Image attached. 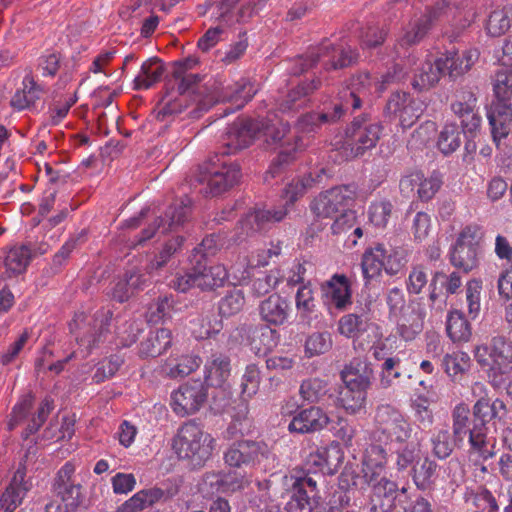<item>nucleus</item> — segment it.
<instances>
[{"mask_svg":"<svg viewBox=\"0 0 512 512\" xmlns=\"http://www.w3.org/2000/svg\"><path fill=\"white\" fill-rule=\"evenodd\" d=\"M288 132L287 123L274 124L266 119H239L227 128L216 156H234L260 136H264L268 143L277 144Z\"/></svg>","mask_w":512,"mask_h":512,"instance_id":"nucleus-1","label":"nucleus"},{"mask_svg":"<svg viewBox=\"0 0 512 512\" xmlns=\"http://www.w3.org/2000/svg\"><path fill=\"white\" fill-rule=\"evenodd\" d=\"M215 440L197 423L190 421L180 427L173 440V448L181 459H187L193 468L202 467L211 457Z\"/></svg>","mask_w":512,"mask_h":512,"instance_id":"nucleus-2","label":"nucleus"},{"mask_svg":"<svg viewBox=\"0 0 512 512\" xmlns=\"http://www.w3.org/2000/svg\"><path fill=\"white\" fill-rule=\"evenodd\" d=\"M359 60L357 49L340 47L324 39L318 46L313 47L306 58L301 57L298 60L299 67L295 68L293 73L300 74L322 63L325 70L344 69L356 64Z\"/></svg>","mask_w":512,"mask_h":512,"instance_id":"nucleus-3","label":"nucleus"},{"mask_svg":"<svg viewBox=\"0 0 512 512\" xmlns=\"http://www.w3.org/2000/svg\"><path fill=\"white\" fill-rule=\"evenodd\" d=\"M474 356L494 383L512 372V341L504 336H494L489 345L477 346Z\"/></svg>","mask_w":512,"mask_h":512,"instance_id":"nucleus-4","label":"nucleus"},{"mask_svg":"<svg viewBox=\"0 0 512 512\" xmlns=\"http://www.w3.org/2000/svg\"><path fill=\"white\" fill-rule=\"evenodd\" d=\"M276 455L263 440H239L232 443L224 452V461L229 467L256 468L274 464Z\"/></svg>","mask_w":512,"mask_h":512,"instance_id":"nucleus-5","label":"nucleus"},{"mask_svg":"<svg viewBox=\"0 0 512 512\" xmlns=\"http://www.w3.org/2000/svg\"><path fill=\"white\" fill-rule=\"evenodd\" d=\"M75 467L66 462L57 472L52 484L54 495L61 503L50 501L46 504V512H76L83 502L82 486L72 479Z\"/></svg>","mask_w":512,"mask_h":512,"instance_id":"nucleus-6","label":"nucleus"},{"mask_svg":"<svg viewBox=\"0 0 512 512\" xmlns=\"http://www.w3.org/2000/svg\"><path fill=\"white\" fill-rule=\"evenodd\" d=\"M112 312L110 310L97 311L93 316H88L81 312L75 315L70 322V332L76 335V340L80 345H85L87 351H91L98 346L109 332Z\"/></svg>","mask_w":512,"mask_h":512,"instance_id":"nucleus-7","label":"nucleus"},{"mask_svg":"<svg viewBox=\"0 0 512 512\" xmlns=\"http://www.w3.org/2000/svg\"><path fill=\"white\" fill-rule=\"evenodd\" d=\"M191 213L192 201L189 197L175 200L165 209L163 214L155 219L152 225L142 231L135 245H142L151 239L157 231L163 234L179 231L189 222Z\"/></svg>","mask_w":512,"mask_h":512,"instance_id":"nucleus-8","label":"nucleus"},{"mask_svg":"<svg viewBox=\"0 0 512 512\" xmlns=\"http://www.w3.org/2000/svg\"><path fill=\"white\" fill-rule=\"evenodd\" d=\"M481 238L482 232L479 226H466L450 250V263L466 274L475 269L478 266Z\"/></svg>","mask_w":512,"mask_h":512,"instance_id":"nucleus-9","label":"nucleus"},{"mask_svg":"<svg viewBox=\"0 0 512 512\" xmlns=\"http://www.w3.org/2000/svg\"><path fill=\"white\" fill-rule=\"evenodd\" d=\"M208 399V390L201 379H191L181 384L171 394L173 411L181 416H188L198 412Z\"/></svg>","mask_w":512,"mask_h":512,"instance_id":"nucleus-10","label":"nucleus"},{"mask_svg":"<svg viewBox=\"0 0 512 512\" xmlns=\"http://www.w3.org/2000/svg\"><path fill=\"white\" fill-rule=\"evenodd\" d=\"M210 166L201 176L200 181L207 184L205 193L212 197L218 196L235 184L241 178V169L237 162H209Z\"/></svg>","mask_w":512,"mask_h":512,"instance_id":"nucleus-11","label":"nucleus"},{"mask_svg":"<svg viewBox=\"0 0 512 512\" xmlns=\"http://www.w3.org/2000/svg\"><path fill=\"white\" fill-rule=\"evenodd\" d=\"M382 129L379 121H372L366 114L355 117L346 128V136L355 142L354 156L360 157L365 150L375 147Z\"/></svg>","mask_w":512,"mask_h":512,"instance_id":"nucleus-12","label":"nucleus"},{"mask_svg":"<svg viewBox=\"0 0 512 512\" xmlns=\"http://www.w3.org/2000/svg\"><path fill=\"white\" fill-rule=\"evenodd\" d=\"M379 432L386 436L391 443L402 444L411 436V426L403 415L390 405H382L376 411Z\"/></svg>","mask_w":512,"mask_h":512,"instance_id":"nucleus-13","label":"nucleus"},{"mask_svg":"<svg viewBox=\"0 0 512 512\" xmlns=\"http://www.w3.org/2000/svg\"><path fill=\"white\" fill-rule=\"evenodd\" d=\"M346 187H333L320 193L311 203L310 209L317 219H333L345 206H350L353 199L347 194Z\"/></svg>","mask_w":512,"mask_h":512,"instance_id":"nucleus-14","label":"nucleus"},{"mask_svg":"<svg viewBox=\"0 0 512 512\" xmlns=\"http://www.w3.org/2000/svg\"><path fill=\"white\" fill-rule=\"evenodd\" d=\"M293 203L290 202V194H287V200L283 205L255 207L241 221L242 227L247 228L252 233L267 231L286 217L288 213L287 206Z\"/></svg>","mask_w":512,"mask_h":512,"instance_id":"nucleus-15","label":"nucleus"},{"mask_svg":"<svg viewBox=\"0 0 512 512\" xmlns=\"http://www.w3.org/2000/svg\"><path fill=\"white\" fill-rule=\"evenodd\" d=\"M330 423L328 414L319 406H310L296 413L288 424V431L296 434L319 432Z\"/></svg>","mask_w":512,"mask_h":512,"instance_id":"nucleus-16","label":"nucleus"},{"mask_svg":"<svg viewBox=\"0 0 512 512\" xmlns=\"http://www.w3.org/2000/svg\"><path fill=\"white\" fill-rule=\"evenodd\" d=\"M442 177L443 175L438 170H434L427 178L423 172L417 171L400 180V189L401 191H413L415 186H419L417 190L418 197L422 201H428L440 189L443 183Z\"/></svg>","mask_w":512,"mask_h":512,"instance_id":"nucleus-17","label":"nucleus"},{"mask_svg":"<svg viewBox=\"0 0 512 512\" xmlns=\"http://www.w3.org/2000/svg\"><path fill=\"white\" fill-rule=\"evenodd\" d=\"M194 271V283L202 291H213L223 287L228 280V273L223 265L209 263L191 264Z\"/></svg>","mask_w":512,"mask_h":512,"instance_id":"nucleus-18","label":"nucleus"},{"mask_svg":"<svg viewBox=\"0 0 512 512\" xmlns=\"http://www.w3.org/2000/svg\"><path fill=\"white\" fill-rule=\"evenodd\" d=\"M258 311L261 320L266 324L281 326L288 321L291 306L285 297L274 293L260 302Z\"/></svg>","mask_w":512,"mask_h":512,"instance_id":"nucleus-19","label":"nucleus"},{"mask_svg":"<svg viewBox=\"0 0 512 512\" xmlns=\"http://www.w3.org/2000/svg\"><path fill=\"white\" fill-rule=\"evenodd\" d=\"M344 384L368 390L374 379V371L365 358H353L340 373Z\"/></svg>","mask_w":512,"mask_h":512,"instance_id":"nucleus-20","label":"nucleus"},{"mask_svg":"<svg viewBox=\"0 0 512 512\" xmlns=\"http://www.w3.org/2000/svg\"><path fill=\"white\" fill-rule=\"evenodd\" d=\"M338 172L339 170L336 169L335 162H327L325 166H317L303 178L298 179L295 183L288 186L286 194H290V202H295L314 184H320L328 179L334 178Z\"/></svg>","mask_w":512,"mask_h":512,"instance_id":"nucleus-21","label":"nucleus"},{"mask_svg":"<svg viewBox=\"0 0 512 512\" xmlns=\"http://www.w3.org/2000/svg\"><path fill=\"white\" fill-rule=\"evenodd\" d=\"M478 57L479 53L477 50L465 51L462 54L451 51L439 57L437 60L443 75H448L450 79L456 80L470 70Z\"/></svg>","mask_w":512,"mask_h":512,"instance_id":"nucleus-22","label":"nucleus"},{"mask_svg":"<svg viewBox=\"0 0 512 512\" xmlns=\"http://www.w3.org/2000/svg\"><path fill=\"white\" fill-rule=\"evenodd\" d=\"M377 84L368 72L354 74L347 86L348 93L343 96L345 105L350 104L353 109L360 108L364 101L369 100L373 88L377 89Z\"/></svg>","mask_w":512,"mask_h":512,"instance_id":"nucleus-23","label":"nucleus"},{"mask_svg":"<svg viewBox=\"0 0 512 512\" xmlns=\"http://www.w3.org/2000/svg\"><path fill=\"white\" fill-rule=\"evenodd\" d=\"M30 489L31 483L25 480V468H18L0 497V510L14 512Z\"/></svg>","mask_w":512,"mask_h":512,"instance_id":"nucleus-24","label":"nucleus"},{"mask_svg":"<svg viewBox=\"0 0 512 512\" xmlns=\"http://www.w3.org/2000/svg\"><path fill=\"white\" fill-rule=\"evenodd\" d=\"M487 117L494 141L506 137L512 124V102L495 98Z\"/></svg>","mask_w":512,"mask_h":512,"instance_id":"nucleus-25","label":"nucleus"},{"mask_svg":"<svg viewBox=\"0 0 512 512\" xmlns=\"http://www.w3.org/2000/svg\"><path fill=\"white\" fill-rule=\"evenodd\" d=\"M231 375L230 358L221 353L212 354L204 366V380L209 387L223 388Z\"/></svg>","mask_w":512,"mask_h":512,"instance_id":"nucleus-26","label":"nucleus"},{"mask_svg":"<svg viewBox=\"0 0 512 512\" xmlns=\"http://www.w3.org/2000/svg\"><path fill=\"white\" fill-rule=\"evenodd\" d=\"M392 319L396 321L399 335L406 341L413 340L423 330L424 312L419 307L408 305Z\"/></svg>","mask_w":512,"mask_h":512,"instance_id":"nucleus-27","label":"nucleus"},{"mask_svg":"<svg viewBox=\"0 0 512 512\" xmlns=\"http://www.w3.org/2000/svg\"><path fill=\"white\" fill-rule=\"evenodd\" d=\"M319 86V79H314L310 83L303 82L299 84L297 87L289 90L286 95L277 99L279 110L290 112L304 108L309 102L308 96L317 90Z\"/></svg>","mask_w":512,"mask_h":512,"instance_id":"nucleus-28","label":"nucleus"},{"mask_svg":"<svg viewBox=\"0 0 512 512\" xmlns=\"http://www.w3.org/2000/svg\"><path fill=\"white\" fill-rule=\"evenodd\" d=\"M325 297L339 310L351 304V289L348 278L343 274H335L321 285Z\"/></svg>","mask_w":512,"mask_h":512,"instance_id":"nucleus-29","label":"nucleus"},{"mask_svg":"<svg viewBox=\"0 0 512 512\" xmlns=\"http://www.w3.org/2000/svg\"><path fill=\"white\" fill-rule=\"evenodd\" d=\"M255 91L253 86L246 80L236 82L232 86L222 88L221 91H217L216 95L213 96L214 103L216 102H230L235 108L231 111L225 110V114L234 112L244 107V105L252 99Z\"/></svg>","mask_w":512,"mask_h":512,"instance_id":"nucleus-30","label":"nucleus"},{"mask_svg":"<svg viewBox=\"0 0 512 512\" xmlns=\"http://www.w3.org/2000/svg\"><path fill=\"white\" fill-rule=\"evenodd\" d=\"M176 491L163 490L161 488L144 489L134 494L130 499L125 501L121 506L123 512L141 511L155 503L163 500L166 501L175 495Z\"/></svg>","mask_w":512,"mask_h":512,"instance_id":"nucleus-31","label":"nucleus"},{"mask_svg":"<svg viewBox=\"0 0 512 512\" xmlns=\"http://www.w3.org/2000/svg\"><path fill=\"white\" fill-rule=\"evenodd\" d=\"M171 343L172 333L169 329L151 330L140 342L139 355L143 358L158 357L171 346Z\"/></svg>","mask_w":512,"mask_h":512,"instance_id":"nucleus-32","label":"nucleus"},{"mask_svg":"<svg viewBox=\"0 0 512 512\" xmlns=\"http://www.w3.org/2000/svg\"><path fill=\"white\" fill-rule=\"evenodd\" d=\"M344 454L339 444L332 442L327 447H321L315 454L310 455V462L318 466L323 474L333 475L342 464Z\"/></svg>","mask_w":512,"mask_h":512,"instance_id":"nucleus-33","label":"nucleus"},{"mask_svg":"<svg viewBox=\"0 0 512 512\" xmlns=\"http://www.w3.org/2000/svg\"><path fill=\"white\" fill-rule=\"evenodd\" d=\"M206 482L219 493H234L248 485L245 475L236 471L208 474Z\"/></svg>","mask_w":512,"mask_h":512,"instance_id":"nucleus-34","label":"nucleus"},{"mask_svg":"<svg viewBox=\"0 0 512 512\" xmlns=\"http://www.w3.org/2000/svg\"><path fill=\"white\" fill-rule=\"evenodd\" d=\"M387 250L383 244H376L374 247L367 249L361 261L362 273L366 282H370L381 275L384 269V259Z\"/></svg>","mask_w":512,"mask_h":512,"instance_id":"nucleus-35","label":"nucleus"},{"mask_svg":"<svg viewBox=\"0 0 512 512\" xmlns=\"http://www.w3.org/2000/svg\"><path fill=\"white\" fill-rule=\"evenodd\" d=\"M165 72L164 64L158 58H150L141 65L139 74L134 79V89H149L158 83Z\"/></svg>","mask_w":512,"mask_h":512,"instance_id":"nucleus-36","label":"nucleus"},{"mask_svg":"<svg viewBox=\"0 0 512 512\" xmlns=\"http://www.w3.org/2000/svg\"><path fill=\"white\" fill-rule=\"evenodd\" d=\"M183 241V236L179 235L166 241L159 253L154 255L146 265V272L148 274L158 273L167 267L173 256L181 249Z\"/></svg>","mask_w":512,"mask_h":512,"instance_id":"nucleus-37","label":"nucleus"},{"mask_svg":"<svg viewBox=\"0 0 512 512\" xmlns=\"http://www.w3.org/2000/svg\"><path fill=\"white\" fill-rule=\"evenodd\" d=\"M508 414L505 402L496 398L492 402L488 397L481 396L472 407V417L475 418H495L501 422L504 421Z\"/></svg>","mask_w":512,"mask_h":512,"instance_id":"nucleus-38","label":"nucleus"},{"mask_svg":"<svg viewBox=\"0 0 512 512\" xmlns=\"http://www.w3.org/2000/svg\"><path fill=\"white\" fill-rule=\"evenodd\" d=\"M512 24V3L497 5L496 9L490 12L486 29L493 37L505 34Z\"/></svg>","mask_w":512,"mask_h":512,"instance_id":"nucleus-39","label":"nucleus"},{"mask_svg":"<svg viewBox=\"0 0 512 512\" xmlns=\"http://www.w3.org/2000/svg\"><path fill=\"white\" fill-rule=\"evenodd\" d=\"M372 494L380 501L382 510L389 512L396 507V501L399 500V486L397 482L383 476L373 485Z\"/></svg>","mask_w":512,"mask_h":512,"instance_id":"nucleus-40","label":"nucleus"},{"mask_svg":"<svg viewBox=\"0 0 512 512\" xmlns=\"http://www.w3.org/2000/svg\"><path fill=\"white\" fill-rule=\"evenodd\" d=\"M444 76L438 60L434 63L425 62L422 64L418 73H416L412 79V88L417 92H423L434 87Z\"/></svg>","mask_w":512,"mask_h":512,"instance_id":"nucleus-41","label":"nucleus"},{"mask_svg":"<svg viewBox=\"0 0 512 512\" xmlns=\"http://www.w3.org/2000/svg\"><path fill=\"white\" fill-rule=\"evenodd\" d=\"M173 80L177 84L176 90L178 94L183 95L187 92L196 93L198 84L201 82L202 77L199 74L185 72L182 68L173 70L171 78H168L166 81L165 96L171 95V92L175 89V86L172 84Z\"/></svg>","mask_w":512,"mask_h":512,"instance_id":"nucleus-42","label":"nucleus"},{"mask_svg":"<svg viewBox=\"0 0 512 512\" xmlns=\"http://www.w3.org/2000/svg\"><path fill=\"white\" fill-rule=\"evenodd\" d=\"M367 390L346 385L340 390L338 404L349 414L365 410Z\"/></svg>","mask_w":512,"mask_h":512,"instance_id":"nucleus-43","label":"nucleus"},{"mask_svg":"<svg viewBox=\"0 0 512 512\" xmlns=\"http://www.w3.org/2000/svg\"><path fill=\"white\" fill-rule=\"evenodd\" d=\"M317 505V499L311 497L303 488L292 484L289 500L285 505L287 512H312Z\"/></svg>","mask_w":512,"mask_h":512,"instance_id":"nucleus-44","label":"nucleus"},{"mask_svg":"<svg viewBox=\"0 0 512 512\" xmlns=\"http://www.w3.org/2000/svg\"><path fill=\"white\" fill-rule=\"evenodd\" d=\"M437 467V463L429 457H425L420 464L417 462L412 466L409 473L418 489L426 490L432 485Z\"/></svg>","mask_w":512,"mask_h":512,"instance_id":"nucleus-45","label":"nucleus"},{"mask_svg":"<svg viewBox=\"0 0 512 512\" xmlns=\"http://www.w3.org/2000/svg\"><path fill=\"white\" fill-rule=\"evenodd\" d=\"M24 88L17 91L11 99V105L19 110L29 108L40 97L41 88L34 81L32 76H25L23 80Z\"/></svg>","mask_w":512,"mask_h":512,"instance_id":"nucleus-46","label":"nucleus"},{"mask_svg":"<svg viewBox=\"0 0 512 512\" xmlns=\"http://www.w3.org/2000/svg\"><path fill=\"white\" fill-rule=\"evenodd\" d=\"M245 297L241 289L230 286L218 302V312L221 317H231L238 314L244 307Z\"/></svg>","mask_w":512,"mask_h":512,"instance_id":"nucleus-47","label":"nucleus"},{"mask_svg":"<svg viewBox=\"0 0 512 512\" xmlns=\"http://www.w3.org/2000/svg\"><path fill=\"white\" fill-rule=\"evenodd\" d=\"M470 410L466 404H458L452 412V435L458 444H463L471 431Z\"/></svg>","mask_w":512,"mask_h":512,"instance_id":"nucleus-48","label":"nucleus"},{"mask_svg":"<svg viewBox=\"0 0 512 512\" xmlns=\"http://www.w3.org/2000/svg\"><path fill=\"white\" fill-rule=\"evenodd\" d=\"M446 330L454 342L468 341L471 336L470 324L464 314L458 310L449 314Z\"/></svg>","mask_w":512,"mask_h":512,"instance_id":"nucleus-49","label":"nucleus"},{"mask_svg":"<svg viewBox=\"0 0 512 512\" xmlns=\"http://www.w3.org/2000/svg\"><path fill=\"white\" fill-rule=\"evenodd\" d=\"M370 321L367 315L348 314L339 321V331L342 335L354 338L368 330Z\"/></svg>","mask_w":512,"mask_h":512,"instance_id":"nucleus-50","label":"nucleus"},{"mask_svg":"<svg viewBox=\"0 0 512 512\" xmlns=\"http://www.w3.org/2000/svg\"><path fill=\"white\" fill-rule=\"evenodd\" d=\"M432 452L440 460L448 458L454 448H461L463 444H458L453 435L447 429L439 430L432 438Z\"/></svg>","mask_w":512,"mask_h":512,"instance_id":"nucleus-51","label":"nucleus"},{"mask_svg":"<svg viewBox=\"0 0 512 512\" xmlns=\"http://www.w3.org/2000/svg\"><path fill=\"white\" fill-rule=\"evenodd\" d=\"M31 258L32 254L27 246L22 245L11 248L5 258L7 271L11 272L13 275L23 273L30 263Z\"/></svg>","mask_w":512,"mask_h":512,"instance_id":"nucleus-52","label":"nucleus"},{"mask_svg":"<svg viewBox=\"0 0 512 512\" xmlns=\"http://www.w3.org/2000/svg\"><path fill=\"white\" fill-rule=\"evenodd\" d=\"M495 98L512 102V67L499 69L494 78Z\"/></svg>","mask_w":512,"mask_h":512,"instance_id":"nucleus-53","label":"nucleus"},{"mask_svg":"<svg viewBox=\"0 0 512 512\" xmlns=\"http://www.w3.org/2000/svg\"><path fill=\"white\" fill-rule=\"evenodd\" d=\"M461 143L460 133L458 126L454 123L446 124L441 131L438 139V148L444 156H449L456 149L459 148Z\"/></svg>","mask_w":512,"mask_h":512,"instance_id":"nucleus-54","label":"nucleus"},{"mask_svg":"<svg viewBox=\"0 0 512 512\" xmlns=\"http://www.w3.org/2000/svg\"><path fill=\"white\" fill-rule=\"evenodd\" d=\"M198 356L184 355L181 356L175 364H168L166 374L170 378H183L195 371L201 364Z\"/></svg>","mask_w":512,"mask_h":512,"instance_id":"nucleus-55","label":"nucleus"},{"mask_svg":"<svg viewBox=\"0 0 512 512\" xmlns=\"http://www.w3.org/2000/svg\"><path fill=\"white\" fill-rule=\"evenodd\" d=\"M218 251V244L214 235L206 236L200 244L192 251L189 261L190 264L210 263V258L215 256Z\"/></svg>","mask_w":512,"mask_h":512,"instance_id":"nucleus-56","label":"nucleus"},{"mask_svg":"<svg viewBox=\"0 0 512 512\" xmlns=\"http://www.w3.org/2000/svg\"><path fill=\"white\" fill-rule=\"evenodd\" d=\"M299 392L305 401L317 403L327 393V383L319 378H310L302 382Z\"/></svg>","mask_w":512,"mask_h":512,"instance_id":"nucleus-57","label":"nucleus"},{"mask_svg":"<svg viewBox=\"0 0 512 512\" xmlns=\"http://www.w3.org/2000/svg\"><path fill=\"white\" fill-rule=\"evenodd\" d=\"M414 59H408L409 66L405 62L395 63L381 78L377 84V91L382 93L386 86L391 83H398L405 80L409 74L410 66Z\"/></svg>","mask_w":512,"mask_h":512,"instance_id":"nucleus-58","label":"nucleus"},{"mask_svg":"<svg viewBox=\"0 0 512 512\" xmlns=\"http://www.w3.org/2000/svg\"><path fill=\"white\" fill-rule=\"evenodd\" d=\"M332 347L329 333H313L305 342V353L308 357L324 354Z\"/></svg>","mask_w":512,"mask_h":512,"instance_id":"nucleus-59","label":"nucleus"},{"mask_svg":"<svg viewBox=\"0 0 512 512\" xmlns=\"http://www.w3.org/2000/svg\"><path fill=\"white\" fill-rule=\"evenodd\" d=\"M481 290L482 282L478 279H472L466 285V301L468 307V316L471 319H476L480 313Z\"/></svg>","mask_w":512,"mask_h":512,"instance_id":"nucleus-60","label":"nucleus"},{"mask_svg":"<svg viewBox=\"0 0 512 512\" xmlns=\"http://www.w3.org/2000/svg\"><path fill=\"white\" fill-rule=\"evenodd\" d=\"M396 454V468L399 472L405 471L407 468H412L415 465L416 460L419 458V453L416 449V445L413 443H406L401 445L395 451Z\"/></svg>","mask_w":512,"mask_h":512,"instance_id":"nucleus-61","label":"nucleus"},{"mask_svg":"<svg viewBox=\"0 0 512 512\" xmlns=\"http://www.w3.org/2000/svg\"><path fill=\"white\" fill-rule=\"evenodd\" d=\"M123 360L119 356H111L98 364V367L92 377L97 384L115 375L122 365Z\"/></svg>","mask_w":512,"mask_h":512,"instance_id":"nucleus-62","label":"nucleus"},{"mask_svg":"<svg viewBox=\"0 0 512 512\" xmlns=\"http://www.w3.org/2000/svg\"><path fill=\"white\" fill-rule=\"evenodd\" d=\"M427 283L428 275L426 268L423 265L413 266L406 282L407 291L410 294L418 295L422 292Z\"/></svg>","mask_w":512,"mask_h":512,"instance_id":"nucleus-63","label":"nucleus"},{"mask_svg":"<svg viewBox=\"0 0 512 512\" xmlns=\"http://www.w3.org/2000/svg\"><path fill=\"white\" fill-rule=\"evenodd\" d=\"M272 325L260 324L257 326L256 343L263 346L265 351H271L280 342V334L277 330L271 328Z\"/></svg>","mask_w":512,"mask_h":512,"instance_id":"nucleus-64","label":"nucleus"}]
</instances>
